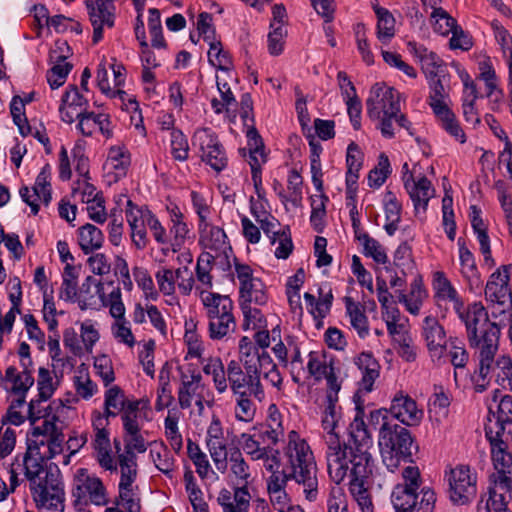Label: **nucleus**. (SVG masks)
Listing matches in <instances>:
<instances>
[{
	"label": "nucleus",
	"mask_w": 512,
	"mask_h": 512,
	"mask_svg": "<svg viewBox=\"0 0 512 512\" xmlns=\"http://www.w3.org/2000/svg\"><path fill=\"white\" fill-rule=\"evenodd\" d=\"M363 246V252L366 256L373 258V260L380 264H385L388 261L387 254L382 245L369 234L362 235L358 240Z\"/></svg>",
	"instance_id": "nucleus-57"
},
{
	"label": "nucleus",
	"mask_w": 512,
	"mask_h": 512,
	"mask_svg": "<svg viewBox=\"0 0 512 512\" xmlns=\"http://www.w3.org/2000/svg\"><path fill=\"white\" fill-rule=\"evenodd\" d=\"M250 493L248 487H234L232 493L228 489L219 492L217 501L223 512H247L250 504Z\"/></svg>",
	"instance_id": "nucleus-30"
},
{
	"label": "nucleus",
	"mask_w": 512,
	"mask_h": 512,
	"mask_svg": "<svg viewBox=\"0 0 512 512\" xmlns=\"http://www.w3.org/2000/svg\"><path fill=\"white\" fill-rule=\"evenodd\" d=\"M336 404L326 403L321 420L322 428L326 432L324 441L327 446L325 453L327 467H329L331 457H336L340 454H347V456L356 455L360 449L361 451H366L371 450L373 447L372 437L363 420L364 411L360 407H357V413L350 424L348 441H340L336 428L341 418V412L340 407H337Z\"/></svg>",
	"instance_id": "nucleus-3"
},
{
	"label": "nucleus",
	"mask_w": 512,
	"mask_h": 512,
	"mask_svg": "<svg viewBox=\"0 0 512 512\" xmlns=\"http://www.w3.org/2000/svg\"><path fill=\"white\" fill-rule=\"evenodd\" d=\"M344 303L351 326L356 330L358 336L364 339L369 334L368 318L364 307L348 296L344 298Z\"/></svg>",
	"instance_id": "nucleus-35"
},
{
	"label": "nucleus",
	"mask_w": 512,
	"mask_h": 512,
	"mask_svg": "<svg viewBox=\"0 0 512 512\" xmlns=\"http://www.w3.org/2000/svg\"><path fill=\"white\" fill-rule=\"evenodd\" d=\"M256 358H258L259 361L257 363L259 378H261V375H263L265 380L270 382L273 387H276L278 390H280L282 387L283 378L271 356L266 351H262L260 353L256 347Z\"/></svg>",
	"instance_id": "nucleus-36"
},
{
	"label": "nucleus",
	"mask_w": 512,
	"mask_h": 512,
	"mask_svg": "<svg viewBox=\"0 0 512 512\" xmlns=\"http://www.w3.org/2000/svg\"><path fill=\"white\" fill-rule=\"evenodd\" d=\"M289 479H283L281 476H274L272 480H268L267 488L270 495V502L278 512H286L292 505L285 491V484Z\"/></svg>",
	"instance_id": "nucleus-38"
},
{
	"label": "nucleus",
	"mask_w": 512,
	"mask_h": 512,
	"mask_svg": "<svg viewBox=\"0 0 512 512\" xmlns=\"http://www.w3.org/2000/svg\"><path fill=\"white\" fill-rule=\"evenodd\" d=\"M51 167L46 164L38 174L34 187L33 195L42 198V202L48 205L51 201V185H50Z\"/></svg>",
	"instance_id": "nucleus-54"
},
{
	"label": "nucleus",
	"mask_w": 512,
	"mask_h": 512,
	"mask_svg": "<svg viewBox=\"0 0 512 512\" xmlns=\"http://www.w3.org/2000/svg\"><path fill=\"white\" fill-rule=\"evenodd\" d=\"M423 336L431 358L440 360L446 351V333L439 321L427 316L423 321Z\"/></svg>",
	"instance_id": "nucleus-24"
},
{
	"label": "nucleus",
	"mask_w": 512,
	"mask_h": 512,
	"mask_svg": "<svg viewBox=\"0 0 512 512\" xmlns=\"http://www.w3.org/2000/svg\"><path fill=\"white\" fill-rule=\"evenodd\" d=\"M216 256L209 252H203L199 255L196 264V279L206 289L212 288L213 277L211 270L213 268Z\"/></svg>",
	"instance_id": "nucleus-51"
},
{
	"label": "nucleus",
	"mask_w": 512,
	"mask_h": 512,
	"mask_svg": "<svg viewBox=\"0 0 512 512\" xmlns=\"http://www.w3.org/2000/svg\"><path fill=\"white\" fill-rule=\"evenodd\" d=\"M53 63V67L47 72V81L52 89H57L65 83L73 66L70 63Z\"/></svg>",
	"instance_id": "nucleus-63"
},
{
	"label": "nucleus",
	"mask_w": 512,
	"mask_h": 512,
	"mask_svg": "<svg viewBox=\"0 0 512 512\" xmlns=\"http://www.w3.org/2000/svg\"><path fill=\"white\" fill-rule=\"evenodd\" d=\"M150 456L156 468L171 478L175 460L169 449L164 444L157 445L150 450Z\"/></svg>",
	"instance_id": "nucleus-50"
},
{
	"label": "nucleus",
	"mask_w": 512,
	"mask_h": 512,
	"mask_svg": "<svg viewBox=\"0 0 512 512\" xmlns=\"http://www.w3.org/2000/svg\"><path fill=\"white\" fill-rule=\"evenodd\" d=\"M256 346L244 336L239 341V361L230 360L227 364V375L232 394H248L257 402L265 398V391L257 368Z\"/></svg>",
	"instance_id": "nucleus-4"
},
{
	"label": "nucleus",
	"mask_w": 512,
	"mask_h": 512,
	"mask_svg": "<svg viewBox=\"0 0 512 512\" xmlns=\"http://www.w3.org/2000/svg\"><path fill=\"white\" fill-rule=\"evenodd\" d=\"M308 358V373L316 381L324 379L334 369L332 360H328L325 354L312 351L309 353Z\"/></svg>",
	"instance_id": "nucleus-48"
},
{
	"label": "nucleus",
	"mask_w": 512,
	"mask_h": 512,
	"mask_svg": "<svg viewBox=\"0 0 512 512\" xmlns=\"http://www.w3.org/2000/svg\"><path fill=\"white\" fill-rule=\"evenodd\" d=\"M4 381L8 385L6 389L12 397L23 399H26L28 391L35 382L31 372L20 371L14 366H9L6 369Z\"/></svg>",
	"instance_id": "nucleus-28"
},
{
	"label": "nucleus",
	"mask_w": 512,
	"mask_h": 512,
	"mask_svg": "<svg viewBox=\"0 0 512 512\" xmlns=\"http://www.w3.org/2000/svg\"><path fill=\"white\" fill-rule=\"evenodd\" d=\"M449 498L456 505L470 503L477 494V475L467 465H457L448 474Z\"/></svg>",
	"instance_id": "nucleus-12"
},
{
	"label": "nucleus",
	"mask_w": 512,
	"mask_h": 512,
	"mask_svg": "<svg viewBox=\"0 0 512 512\" xmlns=\"http://www.w3.org/2000/svg\"><path fill=\"white\" fill-rule=\"evenodd\" d=\"M456 313L465 324L470 346L478 349L479 377L484 382L498 350L500 328L489 320L488 312L481 302H474L467 309L463 306L461 312Z\"/></svg>",
	"instance_id": "nucleus-2"
},
{
	"label": "nucleus",
	"mask_w": 512,
	"mask_h": 512,
	"mask_svg": "<svg viewBox=\"0 0 512 512\" xmlns=\"http://www.w3.org/2000/svg\"><path fill=\"white\" fill-rule=\"evenodd\" d=\"M171 154L177 161H186L189 156L188 140L182 131L173 129L170 133Z\"/></svg>",
	"instance_id": "nucleus-56"
},
{
	"label": "nucleus",
	"mask_w": 512,
	"mask_h": 512,
	"mask_svg": "<svg viewBox=\"0 0 512 512\" xmlns=\"http://www.w3.org/2000/svg\"><path fill=\"white\" fill-rule=\"evenodd\" d=\"M186 492L195 512H209L208 506L203 498V493L196 484L195 477L191 470L184 473Z\"/></svg>",
	"instance_id": "nucleus-49"
},
{
	"label": "nucleus",
	"mask_w": 512,
	"mask_h": 512,
	"mask_svg": "<svg viewBox=\"0 0 512 512\" xmlns=\"http://www.w3.org/2000/svg\"><path fill=\"white\" fill-rule=\"evenodd\" d=\"M428 81L430 86L429 105L440 121L442 128L460 143H465V133L457 121L455 114L445 101L447 94L445 93L441 76H436Z\"/></svg>",
	"instance_id": "nucleus-9"
},
{
	"label": "nucleus",
	"mask_w": 512,
	"mask_h": 512,
	"mask_svg": "<svg viewBox=\"0 0 512 512\" xmlns=\"http://www.w3.org/2000/svg\"><path fill=\"white\" fill-rule=\"evenodd\" d=\"M203 372L212 377L214 387L219 394H223L228 390L227 367L225 368L221 358L210 357L203 366Z\"/></svg>",
	"instance_id": "nucleus-37"
},
{
	"label": "nucleus",
	"mask_w": 512,
	"mask_h": 512,
	"mask_svg": "<svg viewBox=\"0 0 512 512\" xmlns=\"http://www.w3.org/2000/svg\"><path fill=\"white\" fill-rule=\"evenodd\" d=\"M400 93L384 84H375L366 100L367 115L379 120L383 115H397L400 112Z\"/></svg>",
	"instance_id": "nucleus-14"
},
{
	"label": "nucleus",
	"mask_w": 512,
	"mask_h": 512,
	"mask_svg": "<svg viewBox=\"0 0 512 512\" xmlns=\"http://www.w3.org/2000/svg\"><path fill=\"white\" fill-rule=\"evenodd\" d=\"M117 469L120 471V481L118 486H131L138 476L137 456L128 453H119L115 459Z\"/></svg>",
	"instance_id": "nucleus-40"
},
{
	"label": "nucleus",
	"mask_w": 512,
	"mask_h": 512,
	"mask_svg": "<svg viewBox=\"0 0 512 512\" xmlns=\"http://www.w3.org/2000/svg\"><path fill=\"white\" fill-rule=\"evenodd\" d=\"M247 147L239 149V152L245 157L249 154L248 163L251 167V174L261 173V167L267 162V155L264 151V142L255 127H250L246 133Z\"/></svg>",
	"instance_id": "nucleus-27"
},
{
	"label": "nucleus",
	"mask_w": 512,
	"mask_h": 512,
	"mask_svg": "<svg viewBox=\"0 0 512 512\" xmlns=\"http://www.w3.org/2000/svg\"><path fill=\"white\" fill-rule=\"evenodd\" d=\"M200 244L215 252H225L228 247L224 230L208 223L200 224Z\"/></svg>",
	"instance_id": "nucleus-33"
},
{
	"label": "nucleus",
	"mask_w": 512,
	"mask_h": 512,
	"mask_svg": "<svg viewBox=\"0 0 512 512\" xmlns=\"http://www.w3.org/2000/svg\"><path fill=\"white\" fill-rule=\"evenodd\" d=\"M10 113L14 124L18 127L20 134L26 137L31 134V126L26 117L25 105L22 102V97L19 95L13 96L10 103Z\"/></svg>",
	"instance_id": "nucleus-52"
},
{
	"label": "nucleus",
	"mask_w": 512,
	"mask_h": 512,
	"mask_svg": "<svg viewBox=\"0 0 512 512\" xmlns=\"http://www.w3.org/2000/svg\"><path fill=\"white\" fill-rule=\"evenodd\" d=\"M433 289L435 292V302L438 307L445 306L447 309V304H451L455 312H461L463 301L443 272L437 271L434 274Z\"/></svg>",
	"instance_id": "nucleus-26"
},
{
	"label": "nucleus",
	"mask_w": 512,
	"mask_h": 512,
	"mask_svg": "<svg viewBox=\"0 0 512 512\" xmlns=\"http://www.w3.org/2000/svg\"><path fill=\"white\" fill-rule=\"evenodd\" d=\"M262 454L263 455H260L259 458H256L255 461H262L265 470L271 473V476L268 480H272L274 476H282L283 479H290L286 469L280 471L281 461L280 451L278 449H274L273 447L266 445V449L262 452Z\"/></svg>",
	"instance_id": "nucleus-47"
},
{
	"label": "nucleus",
	"mask_w": 512,
	"mask_h": 512,
	"mask_svg": "<svg viewBox=\"0 0 512 512\" xmlns=\"http://www.w3.org/2000/svg\"><path fill=\"white\" fill-rule=\"evenodd\" d=\"M494 486L489 490V498L483 504V500L478 504V512H491L490 507H495L498 511L505 510L512 499V467L504 472H496L494 475Z\"/></svg>",
	"instance_id": "nucleus-18"
},
{
	"label": "nucleus",
	"mask_w": 512,
	"mask_h": 512,
	"mask_svg": "<svg viewBox=\"0 0 512 512\" xmlns=\"http://www.w3.org/2000/svg\"><path fill=\"white\" fill-rule=\"evenodd\" d=\"M244 315V329H260L265 326L266 320L258 308L251 307V303H240Z\"/></svg>",
	"instance_id": "nucleus-64"
},
{
	"label": "nucleus",
	"mask_w": 512,
	"mask_h": 512,
	"mask_svg": "<svg viewBox=\"0 0 512 512\" xmlns=\"http://www.w3.org/2000/svg\"><path fill=\"white\" fill-rule=\"evenodd\" d=\"M131 402L126 398L124 391L119 386L113 385L105 391L104 412H100V416H105L109 421L110 417L119 415Z\"/></svg>",
	"instance_id": "nucleus-34"
},
{
	"label": "nucleus",
	"mask_w": 512,
	"mask_h": 512,
	"mask_svg": "<svg viewBox=\"0 0 512 512\" xmlns=\"http://www.w3.org/2000/svg\"><path fill=\"white\" fill-rule=\"evenodd\" d=\"M355 365L361 372L359 390L369 393L380 375V364L371 353L362 352L355 359Z\"/></svg>",
	"instance_id": "nucleus-29"
},
{
	"label": "nucleus",
	"mask_w": 512,
	"mask_h": 512,
	"mask_svg": "<svg viewBox=\"0 0 512 512\" xmlns=\"http://www.w3.org/2000/svg\"><path fill=\"white\" fill-rule=\"evenodd\" d=\"M402 170L404 187L413 202L415 211L425 212L429 200L434 196V188L431 182L425 176L416 180L413 173L409 171L407 163H404Z\"/></svg>",
	"instance_id": "nucleus-20"
},
{
	"label": "nucleus",
	"mask_w": 512,
	"mask_h": 512,
	"mask_svg": "<svg viewBox=\"0 0 512 512\" xmlns=\"http://www.w3.org/2000/svg\"><path fill=\"white\" fill-rule=\"evenodd\" d=\"M284 455L288 461V476L302 484L306 498L314 501L318 494L316 463L310 446L296 431L289 432Z\"/></svg>",
	"instance_id": "nucleus-5"
},
{
	"label": "nucleus",
	"mask_w": 512,
	"mask_h": 512,
	"mask_svg": "<svg viewBox=\"0 0 512 512\" xmlns=\"http://www.w3.org/2000/svg\"><path fill=\"white\" fill-rule=\"evenodd\" d=\"M431 18L433 30L442 36L453 33L457 28L456 20L442 8H435Z\"/></svg>",
	"instance_id": "nucleus-53"
},
{
	"label": "nucleus",
	"mask_w": 512,
	"mask_h": 512,
	"mask_svg": "<svg viewBox=\"0 0 512 512\" xmlns=\"http://www.w3.org/2000/svg\"><path fill=\"white\" fill-rule=\"evenodd\" d=\"M502 436H486L491 445V457L497 472H504L512 467V456L506 451L507 445Z\"/></svg>",
	"instance_id": "nucleus-41"
},
{
	"label": "nucleus",
	"mask_w": 512,
	"mask_h": 512,
	"mask_svg": "<svg viewBox=\"0 0 512 512\" xmlns=\"http://www.w3.org/2000/svg\"><path fill=\"white\" fill-rule=\"evenodd\" d=\"M208 61L215 68L222 71L233 69L232 56L224 50L220 40H211L209 43Z\"/></svg>",
	"instance_id": "nucleus-46"
},
{
	"label": "nucleus",
	"mask_w": 512,
	"mask_h": 512,
	"mask_svg": "<svg viewBox=\"0 0 512 512\" xmlns=\"http://www.w3.org/2000/svg\"><path fill=\"white\" fill-rule=\"evenodd\" d=\"M108 426L109 421L105 416H100L99 411H94L92 413L94 437L91 445L93 448V456L102 469L109 472H116L117 463L113 456Z\"/></svg>",
	"instance_id": "nucleus-10"
},
{
	"label": "nucleus",
	"mask_w": 512,
	"mask_h": 512,
	"mask_svg": "<svg viewBox=\"0 0 512 512\" xmlns=\"http://www.w3.org/2000/svg\"><path fill=\"white\" fill-rule=\"evenodd\" d=\"M59 384L60 377L57 376L54 370H49L45 367L39 368L37 378L38 399H32L27 404L28 417L32 422L40 418V416L36 415L34 412L36 404L41 401L49 400L53 396Z\"/></svg>",
	"instance_id": "nucleus-23"
},
{
	"label": "nucleus",
	"mask_w": 512,
	"mask_h": 512,
	"mask_svg": "<svg viewBox=\"0 0 512 512\" xmlns=\"http://www.w3.org/2000/svg\"><path fill=\"white\" fill-rule=\"evenodd\" d=\"M374 11L377 16V38L386 44L395 35V18L386 8L375 5Z\"/></svg>",
	"instance_id": "nucleus-43"
},
{
	"label": "nucleus",
	"mask_w": 512,
	"mask_h": 512,
	"mask_svg": "<svg viewBox=\"0 0 512 512\" xmlns=\"http://www.w3.org/2000/svg\"><path fill=\"white\" fill-rule=\"evenodd\" d=\"M510 265H502L491 274L486 287L485 298L490 304H497L503 309L512 302V291L509 287Z\"/></svg>",
	"instance_id": "nucleus-19"
},
{
	"label": "nucleus",
	"mask_w": 512,
	"mask_h": 512,
	"mask_svg": "<svg viewBox=\"0 0 512 512\" xmlns=\"http://www.w3.org/2000/svg\"><path fill=\"white\" fill-rule=\"evenodd\" d=\"M391 173L390 162L388 157L382 153L379 156L378 164L368 175V184L370 187L379 188L386 181Z\"/></svg>",
	"instance_id": "nucleus-55"
},
{
	"label": "nucleus",
	"mask_w": 512,
	"mask_h": 512,
	"mask_svg": "<svg viewBox=\"0 0 512 512\" xmlns=\"http://www.w3.org/2000/svg\"><path fill=\"white\" fill-rule=\"evenodd\" d=\"M192 144L200 152V158L217 172L222 171L228 164V158L217 135L209 128L195 131Z\"/></svg>",
	"instance_id": "nucleus-11"
},
{
	"label": "nucleus",
	"mask_w": 512,
	"mask_h": 512,
	"mask_svg": "<svg viewBox=\"0 0 512 512\" xmlns=\"http://www.w3.org/2000/svg\"><path fill=\"white\" fill-rule=\"evenodd\" d=\"M206 444L217 470L222 473L225 472L228 466V453L225 440L207 442Z\"/></svg>",
	"instance_id": "nucleus-61"
},
{
	"label": "nucleus",
	"mask_w": 512,
	"mask_h": 512,
	"mask_svg": "<svg viewBox=\"0 0 512 512\" xmlns=\"http://www.w3.org/2000/svg\"><path fill=\"white\" fill-rule=\"evenodd\" d=\"M229 464L235 487H247L251 476L250 469L239 449L230 452Z\"/></svg>",
	"instance_id": "nucleus-42"
},
{
	"label": "nucleus",
	"mask_w": 512,
	"mask_h": 512,
	"mask_svg": "<svg viewBox=\"0 0 512 512\" xmlns=\"http://www.w3.org/2000/svg\"><path fill=\"white\" fill-rule=\"evenodd\" d=\"M378 444L382 462L386 468L395 472L402 463L413 462V449H417L410 431L397 424H384L379 428Z\"/></svg>",
	"instance_id": "nucleus-6"
},
{
	"label": "nucleus",
	"mask_w": 512,
	"mask_h": 512,
	"mask_svg": "<svg viewBox=\"0 0 512 512\" xmlns=\"http://www.w3.org/2000/svg\"><path fill=\"white\" fill-rule=\"evenodd\" d=\"M187 453L189 458L192 460L196 467V472L201 478H205L209 472L210 464L205 453H203L200 447L188 440Z\"/></svg>",
	"instance_id": "nucleus-58"
},
{
	"label": "nucleus",
	"mask_w": 512,
	"mask_h": 512,
	"mask_svg": "<svg viewBox=\"0 0 512 512\" xmlns=\"http://www.w3.org/2000/svg\"><path fill=\"white\" fill-rule=\"evenodd\" d=\"M358 452L356 455L340 454L331 457L327 467L328 475L336 485L349 477L348 490L361 512H374L371 477L375 461L370 450L360 449Z\"/></svg>",
	"instance_id": "nucleus-1"
},
{
	"label": "nucleus",
	"mask_w": 512,
	"mask_h": 512,
	"mask_svg": "<svg viewBox=\"0 0 512 512\" xmlns=\"http://www.w3.org/2000/svg\"><path fill=\"white\" fill-rule=\"evenodd\" d=\"M78 242L81 250L85 254H89L102 247L104 236L99 228L87 223L78 230Z\"/></svg>",
	"instance_id": "nucleus-39"
},
{
	"label": "nucleus",
	"mask_w": 512,
	"mask_h": 512,
	"mask_svg": "<svg viewBox=\"0 0 512 512\" xmlns=\"http://www.w3.org/2000/svg\"><path fill=\"white\" fill-rule=\"evenodd\" d=\"M172 223L173 225L170 229V233L173 235L172 251L177 252L184 244L189 233V229L187 224L183 222L182 214L179 211L174 212Z\"/></svg>",
	"instance_id": "nucleus-59"
},
{
	"label": "nucleus",
	"mask_w": 512,
	"mask_h": 512,
	"mask_svg": "<svg viewBox=\"0 0 512 512\" xmlns=\"http://www.w3.org/2000/svg\"><path fill=\"white\" fill-rule=\"evenodd\" d=\"M408 47L409 51L419 59L422 71L428 80L436 76H441L443 72V61L436 53L428 51L426 47L417 45L415 42H409Z\"/></svg>",
	"instance_id": "nucleus-31"
},
{
	"label": "nucleus",
	"mask_w": 512,
	"mask_h": 512,
	"mask_svg": "<svg viewBox=\"0 0 512 512\" xmlns=\"http://www.w3.org/2000/svg\"><path fill=\"white\" fill-rule=\"evenodd\" d=\"M72 497L74 505L82 510L89 504L106 506L109 503L107 489L103 481L87 468H78L72 480Z\"/></svg>",
	"instance_id": "nucleus-8"
},
{
	"label": "nucleus",
	"mask_w": 512,
	"mask_h": 512,
	"mask_svg": "<svg viewBox=\"0 0 512 512\" xmlns=\"http://www.w3.org/2000/svg\"><path fill=\"white\" fill-rule=\"evenodd\" d=\"M137 486H118V496L114 500V506L122 508L125 512H141L140 497L136 492Z\"/></svg>",
	"instance_id": "nucleus-45"
},
{
	"label": "nucleus",
	"mask_w": 512,
	"mask_h": 512,
	"mask_svg": "<svg viewBox=\"0 0 512 512\" xmlns=\"http://www.w3.org/2000/svg\"><path fill=\"white\" fill-rule=\"evenodd\" d=\"M512 424V397L504 395L496 405V411L489 406L488 421L485 425L486 436L498 437L504 434L505 425Z\"/></svg>",
	"instance_id": "nucleus-22"
},
{
	"label": "nucleus",
	"mask_w": 512,
	"mask_h": 512,
	"mask_svg": "<svg viewBox=\"0 0 512 512\" xmlns=\"http://www.w3.org/2000/svg\"><path fill=\"white\" fill-rule=\"evenodd\" d=\"M180 370V387L178 390V402L182 409H188L192 406L195 399L196 405L203 407V396L200 393L202 376L191 366Z\"/></svg>",
	"instance_id": "nucleus-21"
},
{
	"label": "nucleus",
	"mask_w": 512,
	"mask_h": 512,
	"mask_svg": "<svg viewBox=\"0 0 512 512\" xmlns=\"http://www.w3.org/2000/svg\"><path fill=\"white\" fill-rule=\"evenodd\" d=\"M201 301L208 318V333L212 340H222L236 330L233 314L234 304L229 296L218 293L201 292Z\"/></svg>",
	"instance_id": "nucleus-7"
},
{
	"label": "nucleus",
	"mask_w": 512,
	"mask_h": 512,
	"mask_svg": "<svg viewBox=\"0 0 512 512\" xmlns=\"http://www.w3.org/2000/svg\"><path fill=\"white\" fill-rule=\"evenodd\" d=\"M139 405L140 402L138 400H134L120 413L124 432L141 429L139 423Z\"/></svg>",
	"instance_id": "nucleus-62"
},
{
	"label": "nucleus",
	"mask_w": 512,
	"mask_h": 512,
	"mask_svg": "<svg viewBox=\"0 0 512 512\" xmlns=\"http://www.w3.org/2000/svg\"><path fill=\"white\" fill-rule=\"evenodd\" d=\"M311 148V174H312V182L318 192H322L323 181H322V169L320 162V153L322 151V147L319 143L314 141H310L309 143Z\"/></svg>",
	"instance_id": "nucleus-60"
},
{
	"label": "nucleus",
	"mask_w": 512,
	"mask_h": 512,
	"mask_svg": "<svg viewBox=\"0 0 512 512\" xmlns=\"http://www.w3.org/2000/svg\"><path fill=\"white\" fill-rule=\"evenodd\" d=\"M30 488L32 498L38 508L58 509L65 498L64 484L60 473L50 475Z\"/></svg>",
	"instance_id": "nucleus-15"
},
{
	"label": "nucleus",
	"mask_w": 512,
	"mask_h": 512,
	"mask_svg": "<svg viewBox=\"0 0 512 512\" xmlns=\"http://www.w3.org/2000/svg\"><path fill=\"white\" fill-rule=\"evenodd\" d=\"M391 502L396 512H433L436 494L430 488H423L418 501L417 490L395 486L391 494Z\"/></svg>",
	"instance_id": "nucleus-13"
},
{
	"label": "nucleus",
	"mask_w": 512,
	"mask_h": 512,
	"mask_svg": "<svg viewBox=\"0 0 512 512\" xmlns=\"http://www.w3.org/2000/svg\"><path fill=\"white\" fill-rule=\"evenodd\" d=\"M459 258L461 264V273L469 284L471 290L481 288L482 281L477 269L475 259L471 251L466 247L462 238L458 239Z\"/></svg>",
	"instance_id": "nucleus-32"
},
{
	"label": "nucleus",
	"mask_w": 512,
	"mask_h": 512,
	"mask_svg": "<svg viewBox=\"0 0 512 512\" xmlns=\"http://www.w3.org/2000/svg\"><path fill=\"white\" fill-rule=\"evenodd\" d=\"M89 21L93 27L92 41L98 43L103 38V30L112 28L115 22L113 0H86Z\"/></svg>",
	"instance_id": "nucleus-17"
},
{
	"label": "nucleus",
	"mask_w": 512,
	"mask_h": 512,
	"mask_svg": "<svg viewBox=\"0 0 512 512\" xmlns=\"http://www.w3.org/2000/svg\"><path fill=\"white\" fill-rule=\"evenodd\" d=\"M235 398L234 414L238 421L250 423L254 420L257 405V399L248 394H233Z\"/></svg>",
	"instance_id": "nucleus-44"
},
{
	"label": "nucleus",
	"mask_w": 512,
	"mask_h": 512,
	"mask_svg": "<svg viewBox=\"0 0 512 512\" xmlns=\"http://www.w3.org/2000/svg\"><path fill=\"white\" fill-rule=\"evenodd\" d=\"M389 411L393 420H399L407 426L418 424L423 417V411L418 409L416 402L403 393L394 396Z\"/></svg>",
	"instance_id": "nucleus-25"
},
{
	"label": "nucleus",
	"mask_w": 512,
	"mask_h": 512,
	"mask_svg": "<svg viewBox=\"0 0 512 512\" xmlns=\"http://www.w3.org/2000/svg\"><path fill=\"white\" fill-rule=\"evenodd\" d=\"M27 451L23 458L24 474L29 481V488L38 483H42L43 479H48L50 475L59 473V471H52L45 467V456H42L41 445L44 441H37L28 439Z\"/></svg>",
	"instance_id": "nucleus-16"
}]
</instances>
